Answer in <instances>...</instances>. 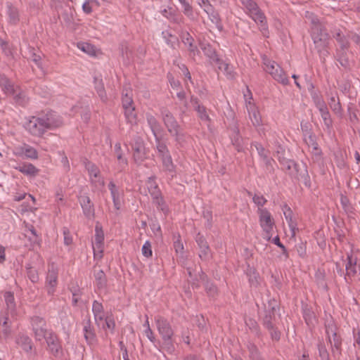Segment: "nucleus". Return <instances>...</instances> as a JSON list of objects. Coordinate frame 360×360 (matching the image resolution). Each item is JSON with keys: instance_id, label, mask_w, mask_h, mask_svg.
<instances>
[{"instance_id": "nucleus-1", "label": "nucleus", "mask_w": 360, "mask_h": 360, "mask_svg": "<svg viewBox=\"0 0 360 360\" xmlns=\"http://www.w3.org/2000/svg\"><path fill=\"white\" fill-rule=\"evenodd\" d=\"M61 124V121L55 117L52 111H47L30 117L25 124V128L31 135L41 137L47 130L57 128Z\"/></svg>"}, {"instance_id": "nucleus-2", "label": "nucleus", "mask_w": 360, "mask_h": 360, "mask_svg": "<svg viewBox=\"0 0 360 360\" xmlns=\"http://www.w3.org/2000/svg\"><path fill=\"white\" fill-rule=\"evenodd\" d=\"M274 156L278 161L281 169L294 178L300 179L304 176L307 173L305 167L303 165L302 168H300L298 164L290 158L289 151L281 145L276 146Z\"/></svg>"}, {"instance_id": "nucleus-3", "label": "nucleus", "mask_w": 360, "mask_h": 360, "mask_svg": "<svg viewBox=\"0 0 360 360\" xmlns=\"http://www.w3.org/2000/svg\"><path fill=\"white\" fill-rule=\"evenodd\" d=\"M160 114L169 134L174 137L177 143L181 145L185 141V134L174 115L166 108L160 109Z\"/></svg>"}, {"instance_id": "nucleus-4", "label": "nucleus", "mask_w": 360, "mask_h": 360, "mask_svg": "<svg viewBox=\"0 0 360 360\" xmlns=\"http://www.w3.org/2000/svg\"><path fill=\"white\" fill-rule=\"evenodd\" d=\"M311 36L315 46V49L317 50L321 60L324 63L326 58L329 55L328 48L330 35L324 27L316 26L315 27H311Z\"/></svg>"}, {"instance_id": "nucleus-5", "label": "nucleus", "mask_w": 360, "mask_h": 360, "mask_svg": "<svg viewBox=\"0 0 360 360\" xmlns=\"http://www.w3.org/2000/svg\"><path fill=\"white\" fill-rule=\"evenodd\" d=\"M254 202L258 206V212L259 213L260 225L264 231V239L267 242L270 241V213L266 209L261 207L267 202L263 195L255 194L253 197Z\"/></svg>"}, {"instance_id": "nucleus-6", "label": "nucleus", "mask_w": 360, "mask_h": 360, "mask_svg": "<svg viewBox=\"0 0 360 360\" xmlns=\"http://www.w3.org/2000/svg\"><path fill=\"white\" fill-rule=\"evenodd\" d=\"M242 4L245 7L248 14L252 18V20L260 25L261 27H263L262 34L264 37H268L269 32L267 27H266V18L264 14L258 7L257 4L253 0H240Z\"/></svg>"}, {"instance_id": "nucleus-7", "label": "nucleus", "mask_w": 360, "mask_h": 360, "mask_svg": "<svg viewBox=\"0 0 360 360\" xmlns=\"http://www.w3.org/2000/svg\"><path fill=\"white\" fill-rule=\"evenodd\" d=\"M129 145L133 151V158L136 163L141 164L147 158L148 151L145 147L144 141L139 135H134Z\"/></svg>"}, {"instance_id": "nucleus-8", "label": "nucleus", "mask_w": 360, "mask_h": 360, "mask_svg": "<svg viewBox=\"0 0 360 360\" xmlns=\"http://www.w3.org/2000/svg\"><path fill=\"white\" fill-rule=\"evenodd\" d=\"M58 269L53 263L48 266L45 288L49 295H53L58 285Z\"/></svg>"}, {"instance_id": "nucleus-9", "label": "nucleus", "mask_w": 360, "mask_h": 360, "mask_svg": "<svg viewBox=\"0 0 360 360\" xmlns=\"http://www.w3.org/2000/svg\"><path fill=\"white\" fill-rule=\"evenodd\" d=\"M31 324L36 340L41 341L48 335L49 331L46 330V323L43 318L39 316L32 317Z\"/></svg>"}, {"instance_id": "nucleus-10", "label": "nucleus", "mask_w": 360, "mask_h": 360, "mask_svg": "<svg viewBox=\"0 0 360 360\" xmlns=\"http://www.w3.org/2000/svg\"><path fill=\"white\" fill-rule=\"evenodd\" d=\"M155 322L157 330L162 337V339L165 338L169 340L172 338L174 330L170 323L166 318L162 316H157L155 317Z\"/></svg>"}, {"instance_id": "nucleus-11", "label": "nucleus", "mask_w": 360, "mask_h": 360, "mask_svg": "<svg viewBox=\"0 0 360 360\" xmlns=\"http://www.w3.org/2000/svg\"><path fill=\"white\" fill-rule=\"evenodd\" d=\"M326 333L327 335L328 342L331 345L333 352L336 349L340 353L342 339L336 332V327L333 323H328L326 325Z\"/></svg>"}, {"instance_id": "nucleus-12", "label": "nucleus", "mask_w": 360, "mask_h": 360, "mask_svg": "<svg viewBox=\"0 0 360 360\" xmlns=\"http://www.w3.org/2000/svg\"><path fill=\"white\" fill-rule=\"evenodd\" d=\"M46 340L48 350L54 356L57 357L63 353V348L58 337L53 331L49 330L48 335L44 338Z\"/></svg>"}, {"instance_id": "nucleus-13", "label": "nucleus", "mask_w": 360, "mask_h": 360, "mask_svg": "<svg viewBox=\"0 0 360 360\" xmlns=\"http://www.w3.org/2000/svg\"><path fill=\"white\" fill-rule=\"evenodd\" d=\"M82 324L83 326V333L86 343L89 345L95 344L97 341V338L90 316H87L82 321Z\"/></svg>"}, {"instance_id": "nucleus-14", "label": "nucleus", "mask_w": 360, "mask_h": 360, "mask_svg": "<svg viewBox=\"0 0 360 360\" xmlns=\"http://www.w3.org/2000/svg\"><path fill=\"white\" fill-rule=\"evenodd\" d=\"M12 91H6L5 94L11 96L15 103L21 106H25L28 102L29 98L25 93L18 86L12 84Z\"/></svg>"}, {"instance_id": "nucleus-15", "label": "nucleus", "mask_w": 360, "mask_h": 360, "mask_svg": "<svg viewBox=\"0 0 360 360\" xmlns=\"http://www.w3.org/2000/svg\"><path fill=\"white\" fill-rule=\"evenodd\" d=\"M78 200L82 208L84 216L88 219L94 218L95 209L90 198L87 195H82L78 197Z\"/></svg>"}, {"instance_id": "nucleus-16", "label": "nucleus", "mask_w": 360, "mask_h": 360, "mask_svg": "<svg viewBox=\"0 0 360 360\" xmlns=\"http://www.w3.org/2000/svg\"><path fill=\"white\" fill-rule=\"evenodd\" d=\"M195 241L200 248L199 257L202 260H208L211 257V250L205 237L198 233L195 236Z\"/></svg>"}, {"instance_id": "nucleus-17", "label": "nucleus", "mask_w": 360, "mask_h": 360, "mask_svg": "<svg viewBox=\"0 0 360 360\" xmlns=\"http://www.w3.org/2000/svg\"><path fill=\"white\" fill-rule=\"evenodd\" d=\"M85 167L89 172L92 184L103 186L104 180L100 176V170L98 167L91 162H87L85 164Z\"/></svg>"}, {"instance_id": "nucleus-18", "label": "nucleus", "mask_w": 360, "mask_h": 360, "mask_svg": "<svg viewBox=\"0 0 360 360\" xmlns=\"http://www.w3.org/2000/svg\"><path fill=\"white\" fill-rule=\"evenodd\" d=\"M190 102L197 112L198 118L202 122H209L210 117L207 113V108L200 103L198 98L191 96Z\"/></svg>"}, {"instance_id": "nucleus-19", "label": "nucleus", "mask_w": 360, "mask_h": 360, "mask_svg": "<svg viewBox=\"0 0 360 360\" xmlns=\"http://www.w3.org/2000/svg\"><path fill=\"white\" fill-rule=\"evenodd\" d=\"M6 14L8 23L11 25H17L20 20V15L18 8L12 3H6Z\"/></svg>"}, {"instance_id": "nucleus-20", "label": "nucleus", "mask_w": 360, "mask_h": 360, "mask_svg": "<svg viewBox=\"0 0 360 360\" xmlns=\"http://www.w3.org/2000/svg\"><path fill=\"white\" fill-rule=\"evenodd\" d=\"M271 77L283 84H287L288 82V79L283 69L274 61L271 63Z\"/></svg>"}, {"instance_id": "nucleus-21", "label": "nucleus", "mask_w": 360, "mask_h": 360, "mask_svg": "<svg viewBox=\"0 0 360 360\" xmlns=\"http://www.w3.org/2000/svg\"><path fill=\"white\" fill-rule=\"evenodd\" d=\"M200 48L204 55L208 58L210 64L212 65L219 62L220 58H219L215 49L210 44L202 43L200 44Z\"/></svg>"}, {"instance_id": "nucleus-22", "label": "nucleus", "mask_w": 360, "mask_h": 360, "mask_svg": "<svg viewBox=\"0 0 360 360\" xmlns=\"http://www.w3.org/2000/svg\"><path fill=\"white\" fill-rule=\"evenodd\" d=\"M182 41L187 47L189 52V56L194 58V57L199 53V50L197 46L193 44L194 39L192 36L188 32L184 33L182 35Z\"/></svg>"}, {"instance_id": "nucleus-23", "label": "nucleus", "mask_w": 360, "mask_h": 360, "mask_svg": "<svg viewBox=\"0 0 360 360\" xmlns=\"http://www.w3.org/2000/svg\"><path fill=\"white\" fill-rule=\"evenodd\" d=\"M108 188L110 191L114 207L117 210H119L121 207V197L122 195V192L115 184L113 181H110L109 183Z\"/></svg>"}, {"instance_id": "nucleus-24", "label": "nucleus", "mask_w": 360, "mask_h": 360, "mask_svg": "<svg viewBox=\"0 0 360 360\" xmlns=\"http://www.w3.org/2000/svg\"><path fill=\"white\" fill-rule=\"evenodd\" d=\"M146 119L154 137L160 136L162 132V128L159 121L151 113L147 112L146 114Z\"/></svg>"}, {"instance_id": "nucleus-25", "label": "nucleus", "mask_w": 360, "mask_h": 360, "mask_svg": "<svg viewBox=\"0 0 360 360\" xmlns=\"http://www.w3.org/2000/svg\"><path fill=\"white\" fill-rule=\"evenodd\" d=\"M164 172L171 176L172 178L176 176V165L174 164L170 154L160 158Z\"/></svg>"}, {"instance_id": "nucleus-26", "label": "nucleus", "mask_w": 360, "mask_h": 360, "mask_svg": "<svg viewBox=\"0 0 360 360\" xmlns=\"http://www.w3.org/2000/svg\"><path fill=\"white\" fill-rule=\"evenodd\" d=\"M282 210H283V214L288 223V225L292 231V236H294L295 235L296 231H298V228H297V222L293 217L292 211L287 205H284V206L282 208Z\"/></svg>"}, {"instance_id": "nucleus-27", "label": "nucleus", "mask_w": 360, "mask_h": 360, "mask_svg": "<svg viewBox=\"0 0 360 360\" xmlns=\"http://www.w3.org/2000/svg\"><path fill=\"white\" fill-rule=\"evenodd\" d=\"M204 11L208 14L210 20L215 25L216 28L219 31H221L223 30V25L219 13L214 11L212 6H208L207 8H204Z\"/></svg>"}, {"instance_id": "nucleus-28", "label": "nucleus", "mask_w": 360, "mask_h": 360, "mask_svg": "<svg viewBox=\"0 0 360 360\" xmlns=\"http://www.w3.org/2000/svg\"><path fill=\"white\" fill-rule=\"evenodd\" d=\"M151 198L153 203L156 206L157 209L162 212L165 214V215H167L169 212V209L162 196V193H160V195H156Z\"/></svg>"}, {"instance_id": "nucleus-29", "label": "nucleus", "mask_w": 360, "mask_h": 360, "mask_svg": "<svg viewBox=\"0 0 360 360\" xmlns=\"http://www.w3.org/2000/svg\"><path fill=\"white\" fill-rule=\"evenodd\" d=\"M95 239H94V243L93 245L94 250L95 251L96 248L98 249L101 253L103 252V240H104V234L103 231L102 230V228L98 226V225L96 226L95 228Z\"/></svg>"}, {"instance_id": "nucleus-30", "label": "nucleus", "mask_w": 360, "mask_h": 360, "mask_svg": "<svg viewBox=\"0 0 360 360\" xmlns=\"http://www.w3.org/2000/svg\"><path fill=\"white\" fill-rule=\"evenodd\" d=\"M246 108L252 124L254 126L259 125L261 122V117L255 105L249 101Z\"/></svg>"}, {"instance_id": "nucleus-31", "label": "nucleus", "mask_w": 360, "mask_h": 360, "mask_svg": "<svg viewBox=\"0 0 360 360\" xmlns=\"http://www.w3.org/2000/svg\"><path fill=\"white\" fill-rule=\"evenodd\" d=\"M155 179V176H151L146 181L147 189L151 197L160 195L162 193Z\"/></svg>"}, {"instance_id": "nucleus-32", "label": "nucleus", "mask_w": 360, "mask_h": 360, "mask_svg": "<svg viewBox=\"0 0 360 360\" xmlns=\"http://www.w3.org/2000/svg\"><path fill=\"white\" fill-rule=\"evenodd\" d=\"M216 64L218 66V69L224 72L227 79H233L235 78L236 72L233 71V67H231L229 63L220 58L219 62Z\"/></svg>"}, {"instance_id": "nucleus-33", "label": "nucleus", "mask_w": 360, "mask_h": 360, "mask_svg": "<svg viewBox=\"0 0 360 360\" xmlns=\"http://www.w3.org/2000/svg\"><path fill=\"white\" fill-rule=\"evenodd\" d=\"M16 343L25 352H30L32 349V340L25 335H18Z\"/></svg>"}, {"instance_id": "nucleus-34", "label": "nucleus", "mask_w": 360, "mask_h": 360, "mask_svg": "<svg viewBox=\"0 0 360 360\" xmlns=\"http://www.w3.org/2000/svg\"><path fill=\"white\" fill-rule=\"evenodd\" d=\"M161 14L172 22L180 24L182 21V18L178 15L172 8L163 9L161 11Z\"/></svg>"}, {"instance_id": "nucleus-35", "label": "nucleus", "mask_w": 360, "mask_h": 360, "mask_svg": "<svg viewBox=\"0 0 360 360\" xmlns=\"http://www.w3.org/2000/svg\"><path fill=\"white\" fill-rule=\"evenodd\" d=\"M302 312L303 317L306 323L309 326L314 325V322L316 321V316L311 308L309 307L307 304H304L302 306Z\"/></svg>"}, {"instance_id": "nucleus-36", "label": "nucleus", "mask_w": 360, "mask_h": 360, "mask_svg": "<svg viewBox=\"0 0 360 360\" xmlns=\"http://www.w3.org/2000/svg\"><path fill=\"white\" fill-rule=\"evenodd\" d=\"M16 169L24 174L35 176L39 172V169L31 163H25L19 165Z\"/></svg>"}, {"instance_id": "nucleus-37", "label": "nucleus", "mask_w": 360, "mask_h": 360, "mask_svg": "<svg viewBox=\"0 0 360 360\" xmlns=\"http://www.w3.org/2000/svg\"><path fill=\"white\" fill-rule=\"evenodd\" d=\"M346 50L347 49H337L335 52L336 60L345 68L349 66V60L347 57Z\"/></svg>"}, {"instance_id": "nucleus-38", "label": "nucleus", "mask_w": 360, "mask_h": 360, "mask_svg": "<svg viewBox=\"0 0 360 360\" xmlns=\"http://www.w3.org/2000/svg\"><path fill=\"white\" fill-rule=\"evenodd\" d=\"M155 140L158 157L162 158L170 154L166 143L161 141V137L160 136H155Z\"/></svg>"}, {"instance_id": "nucleus-39", "label": "nucleus", "mask_w": 360, "mask_h": 360, "mask_svg": "<svg viewBox=\"0 0 360 360\" xmlns=\"http://www.w3.org/2000/svg\"><path fill=\"white\" fill-rule=\"evenodd\" d=\"M96 286L99 289L105 288L107 285V278L103 270L94 272Z\"/></svg>"}, {"instance_id": "nucleus-40", "label": "nucleus", "mask_w": 360, "mask_h": 360, "mask_svg": "<svg viewBox=\"0 0 360 360\" xmlns=\"http://www.w3.org/2000/svg\"><path fill=\"white\" fill-rule=\"evenodd\" d=\"M4 299L7 307V311H10L11 314L15 313V303L13 293L11 292H6L4 294Z\"/></svg>"}, {"instance_id": "nucleus-41", "label": "nucleus", "mask_w": 360, "mask_h": 360, "mask_svg": "<svg viewBox=\"0 0 360 360\" xmlns=\"http://www.w3.org/2000/svg\"><path fill=\"white\" fill-rule=\"evenodd\" d=\"M333 37L336 39L340 45L339 49H348L349 47V42L348 39L342 34L340 30L337 31Z\"/></svg>"}, {"instance_id": "nucleus-42", "label": "nucleus", "mask_w": 360, "mask_h": 360, "mask_svg": "<svg viewBox=\"0 0 360 360\" xmlns=\"http://www.w3.org/2000/svg\"><path fill=\"white\" fill-rule=\"evenodd\" d=\"M347 263L346 264V271L347 276H354L356 273V259H353L352 255L348 254L347 257Z\"/></svg>"}, {"instance_id": "nucleus-43", "label": "nucleus", "mask_w": 360, "mask_h": 360, "mask_svg": "<svg viewBox=\"0 0 360 360\" xmlns=\"http://www.w3.org/2000/svg\"><path fill=\"white\" fill-rule=\"evenodd\" d=\"M122 103L124 109L134 106V102L131 98V91L130 90H126V92L123 91Z\"/></svg>"}, {"instance_id": "nucleus-44", "label": "nucleus", "mask_w": 360, "mask_h": 360, "mask_svg": "<svg viewBox=\"0 0 360 360\" xmlns=\"http://www.w3.org/2000/svg\"><path fill=\"white\" fill-rule=\"evenodd\" d=\"M22 152L25 154L26 158L32 160H37L38 158V152L37 150L29 146V145H25L22 148Z\"/></svg>"}, {"instance_id": "nucleus-45", "label": "nucleus", "mask_w": 360, "mask_h": 360, "mask_svg": "<svg viewBox=\"0 0 360 360\" xmlns=\"http://www.w3.org/2000/svg\"><path fill=\"white\" fill-rule=\"evenodd\" d=\"M124 115L127 122L134 124L136 123L137 116L134 106L124 108Z\"/></svg>"}, {"instance_id": "nucleus-46", "label": "nucleus", "mask_w": 360, "mask_h": 360, "mask_svg": "<svg viewBox=\"0 0 360 360\" xmlns=\"http://www.w3.org/2000/svg\"><path fill=\"white\" fill-rule=\"evenodd\" d=\"M12 84L13 82L5 75L0 73V87L4 92L13 90Z\"/></svg>"}, {"instance_id": "nucleus-47", "label": "nucleus", "mask_w": 360, "mask_h": 360, "mask_svg": "<svg viewBox=\"0 0 360 360\" xmlns=\"http://www.w3.org/2000/svg\"><path fill=\"white\" fill-rule=\"evenodd\" d=\"M321 116L323 120L324 124L328 127H330L332 125V119L330 117V112L327 107L322 108L319 110Z\"/></svg>"}, {"instance_id": "nucleus-48", "label": "nucleus", "mask_w": 360, "mask_h": 360, "mask_svg": "<svg viewBox=\"0 0 360 360\" xmlns=\"http://www.w3.org/2000/svg\"><path fill=\"white\" fill-rule=\"evenodd\" d=\"M162 341L163 343L162 347L163 350H165L167 353L169 354H174V352H175V347L172 338L169 340L163 338Z\"/></svg>"}, {"instance_id": "nucleus-49", "label": "nucleus", "mask_w": 360, "mask_h": 360, "mask_svg": "<svg viewBox=\"0 0 360 360\" xmlns=\"http://www.w3.org/2000/svg\"><path fill=\"white\" fill-rule=\"evenodd\" d=\"M183 7V12L187 16L193 15V7L191 5V0H179Z\"/></svg>"}, {"instance_id": "nucleus-50", "label": "nucleus", "mask_w": 360, "mask_h": 360, "mask_svg": "<svg viewBox=\"0 0 360 360\" xmlns=\"http://www.w3.org/2000/svg\"><path fill=\"white\" fill-rule=\"evenodd\" d=\"M309 139L311 141V153L313 155H314L316 158H319L321 155V150L319 148L318 143L316 142L314 139V136L312 135H309Z\"/></svg>"}, {"instance_id": "nucleus-51", "label": "nucleus", "mask_w": 360, "mask_h": 360, "mask_svg": "<svg viewBox=\"0 0 360 360\" xmlns=\"http://www.w3.org/2000/svg\"><path fill=\"white\" fill-rule=\"evenodd\" d=\"M298 255L302 258H307V243L301 241L295 245Z\"/></svg>"}, {"instance_id": "nucleus-52", "label": "nucleus", "mask_w": 360, "mask_h": 360, "mask_svg": "<svg viewBox=\"0 0 360 360\" xmlns=\"http://www.w3.org/2000/svg\"><path fill=\"white\" fill-rule=\"evenodd\" d=\"M318 349L321 360H330L329 354L323 342H320L319 343Z\"/></svg>"}, {"instance_id": "nucleus-53", "label": "nucleus", "mask_w": 360, "mask_h": 360, "mask_svg": "<svg viewBox=\"0 0 360 360\" xmlns=\"http://www.w3.org/2000/svg\"><path fill=\"white\" fill-rule=\"evenodd\" d=\"M329 105H330V108L332 109V110L335 113L338 114L341 112V110H342L341 105H340L339 101H336L335 96H332L330 98Z\"/></svg>"}, {"instance_id": "nucleus-54", "label": "nucleus", "mask_w": 360, "mask_h": 360, "mask_svg": "<svg viewBox=\"0 0 360 360\" xmlns=\"http://www.w3.org/2000/svg\"><path fill=\"white\" fill-rule=\"evenodd\" d=\"M340 203L342 206L344 210L347 212H351L352 210V207L349 202V200L348 198L343 194L340 195Z\"/></svg>"}, {"instance_id": "nucleus-55", "label": "nucleus", "mask_w": 360, "mask_h": 360, "mask_svg": "<svg viewBox=\"0 0 360 360\" xmlns=\"http://www.w3.org/2000/svg\"><path fill=\"white\" fill-rule=\"evenodd\" d=\"M205 290L210 297H215L218 293L217 288L212 283L207 282Z\"/></svg>"}, {"instance_id": "nucleus-56", "label": "nucleus", "mask_w": 360, "mask_h": 360, "mask_svg": "<svg viewBox=\"0 0 360 360\" xmlns=\"http://www.w3.org/2000/svg\"><path fill=\"white\" fill-rule=\"evenodd\" d=\"M105 325L103 326V328H108L111 331L112 333H113L115 327V322L113 317H112L111 316H106L105 319Z\"/></svg>"}, {"instance_id": "nucleus-57", "label": "nucleus", "mask_w": 360, "mask_h": 360, "mask_svg": "<svg viewBox=\"0 0 360 360\" xmlns=\"http://www.w3.org/2000/svg\"><path fill=\"white\" fill-rule=\"evenodd\" d=\"M115 153L116 154V157L120 163H123L124 165H127V161L126 159L122 158V148L120 143H116L115 146Z\"/></svg>"}, {"instance_id": "nucleus-58", "label": "nucleus", "mask_w": 360, "mask_h": 360, "mask_svg": "<svg viewBox=\"0 0 360 360\" xmlns=\"http://www.w3.org/2000/svg\"><path fill=\"white\" fill-rule=\"evenodd\" d=\"M27 274L32 283H37L39 281L37 271L32 267L27 268Z\"/></svg>"}, {"instance_id": "nucleus-59", "label": "nucleus", "mask_w": 360, "mask_h": 360, "mask_svg": "<svg viewBox=\"0 0 360 360\" xmlns=\"http://www.w3.org/2000/svg\"><path fill=\"white\" fill-rule=\"evenodd\" d=\"M94 3L98 4L97 0H86L82 5V10L86 14H90L92 13V7L91 4Z\"/></svg>"}, {"instance_id": "nucleus-60", "label": "nucleus", "mask_w": 360, "mask_h": 360, "mask_svg": "<svg viewBox=\"0 0 360 360\" xmlns=\"http://www.w3.org/2000/svg\"><path fill=\"white\" fill-rule=\"evenodd\" d=\"M142 254L146 257H150L152 256V249H151V244L149 241H146L141 249Z\"/></svg>"}, {"instance_id": "nucleus-61", "label": "nucleus", "mask_w": 360, "mask_h": 360, "mask_svg": "<svg viewBox=\"0 0 360 360\" xmlns=\"http://www.w3.org/2000/svg\"><path fill=\"white\" fill-rule=\"evenodd\" d=\"M272 242L278 245L279 248L282 250V253L285 257V259H287L289 257L288 252H287V250L285 249V246L281 243L279 237L277 236H276L273 240Z\"/></svg>"}, {"instance_id": "nucleus-62", "label": "nucleus", "mask_w": 360, "mask_h": 360, "mask_svg": "<svg viewBox=\"0 0 360 360\" xmlns=\"http://www.w3.org/2000/svg\"><path fill=\"white\" fill-rule=\"evenodd\" d=\"M63 233L64 236V243L66 245H69L72 243V238L71 236L70 232L69 229L66 227H64L63 229Z\"/></svg>"}, {"instance_id": "nucleus-63", "label": "nucleus", "mask_w": 360, "mask_h": 360, "mask_svg": "<svg viewBox=\"0 0 360 360\" xmlns=\"http://www.w3.org/2000/svg\"><path fill=\"white\" fill-rule=\"evenodd\" d=\"M174 248L176 253H183L184 245L180 238V236H178L177 239L174 241Z\"/></svg>"}, {"instance_id": "nucleus-64", "label": "nucleus", "mask_w": 360, "mask_h": 360, "mask_svg": "<svg viewBox=\"0 0 360 360\" xmlns=\"http://www.w3.org/2000/svg\"><path fill=\"white\" fill-rule=\"evenodd\" d=\"M92 311L94 314L104 312L103 304L97 300L94 301L92 304Z\"/></svg>"}]
</instances>
